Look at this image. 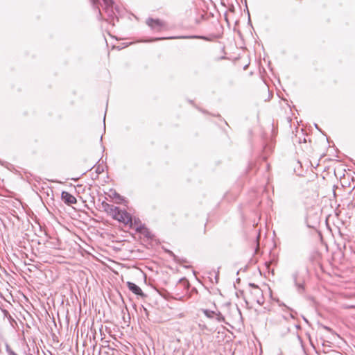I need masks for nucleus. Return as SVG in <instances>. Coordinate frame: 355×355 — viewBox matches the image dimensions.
<instances>
[{
    "instance_id": "1",
    "label": "nucleus",
    "mask_w": 355,
    "mask_h": 355,
    "mask_svg": "<svg viewBox=\"0 0 355 355\" xmlns=\"http://www.w3.org/2000/svg\"><path fill=\"white\" fill-rule=\"evenodd\" d=\"M107 211L112 217L125 225H132V217L125 210H121L119 207L114 205H107Z\"/></svg>"
},
{
    "instance_id": "2",
    "label": "nucleus",
    "mask_w": 355,
    "mask_h": 355,
    "mask_svg": "<svg viewBox=\"0 0 355 355\" xmlns=\"http://www.w3.org/2000/svg\"><path fill=\"white\" fill-rule=\"evenodd\" d=\"M249 286L251 288L250 293L252 297V300L259 305L263 304L264 303V297L261 289L258 286L252 283L249 284Z\"/></svg>"
},
{
    "instance_id": "3",
    "label": "nucleus",
    "mask_w": 355,
    "mask_h": 355,
    "mask_svg": "<svg viewBox=\"0 0 355 355\" xmlns=\"http://www.w3.org/2000/svg\"><path fill=\"white\" fill-rule=\"evenodd\" d=\"M146 24L153 29L160 31L163 27L165 26L164 21L160 19H154L149 18L146 21Z\"/></svg>"
},
{
    "instance_id": "4",
    "label": "nucleus",
    "mask_w": 355,
    "mask_h": 355,
    "mask_svg": "<svg viewBox=\"0 0 355 355\" xmlns=\"http://www.w3.org/2000/svg\"><path fill=\"white\" fill-rule=\"evenodd\" d=\"M61 196L62 200L68 205H73L77 202L76 198L67 191H62Z\"/></svg>"
},
{
    "instance_id": "5",
    "label": "nucleus",
    "mask_w": 355,
    "mask_h": 355,
    "mask_svg": "<svg viewBox=\"0 0 355 355\" xmlns=\"http://www.w3.org/2000/svg\"><path fill=\"white\" fill-rule=\"evenodd\" d=\"M127 286H128V288L130 289V291H131L133 293H135L137 295H140L141 297L145 296V295L144 294V293H143L142 290L140 288V287H139L135 284L130 282H128Z\"/></svg>"
},
{
    "instance_id": "6",
    "label": "nucleus",
    "mask_w": 355,
    "mask_h": 355,
    "mask_svg": "<svg viewBox=\"0 0 355 355\" xmlns=\"http://www.w3.org/2000/svg\"><path fill=\"white\" fill-rule=\"evenodd\" d=\"M204 314L209 318H213L214 316H216V312L213 311H210L208 309L203 310Z\"/></svg>"
},
{
    "instance_id": "7",
    "label": "nucleus",
    "mask_w": 355,
    "mask_h": 355,
    "mask_svg": "<svg viewBox=\"0 0 355 355\" xmlns=\"http://www.w3.org/2000/svg\"><path fill=\"white\" fill-rule=\"evenodd\" d=\"M196 36H180V37H167L166 39H175V38H196ZM165 37L163 38H155L154 40H164Z\"/></svg>"
},
{
    "instance_id": "8",
    "label": "nucleus",
    "mask_w": 355,
    "mask_h": 355,
    "mask_svg": "<svg viewBox=\"0 0 355 355\" xmlns=\"http://www.w3.org/2000/svg\"><path fill=\"white\" fill-rule=\"evenodd\" d=\"M216 320L219 322L224 321V317L220 313H216Z\"/></svg>"
},
{
    "instance_id": "9",
    "label": "nucleus",
    "mask_w": 355,
    "mask_h": 355,
    "mask_svg": "<svg viewBox=\"0 0 355 355\" xmlns=\"http://www.w3.org/2000/svg\"><path fill=\"white\" fill-rule=\"evenodd\" d=\"M103 1H104L105 4L106 5V6L107 8L112 6L113 2L112 0H103Z\"/></svg>"
},
{
    "instance_id": "10",
    "label": "nucleus",
    "mask_w": 355,
    "mask_h": 355,
    "mask_svg": "<svg viewBox=\"0 0 355 355\" xmlns=\"http://www.w3.org/2000/svg\"><path fill=\"white\" fill-rule=\"evenodd\" d=\"M296 285L298 287V290L300 291V290H303V286L302 284H296Z\"/></svg>"
},
{
    "instance_id": "11",
    "label": "nucleus",
    "mask_w": 355,
    "mask_h": 355,
    "mask_svg": "<svg viewBox=\"0 0 355 355\" xmlns=\"http://www.w3.org/2000/svg\"><path fill=\"white\" fill-rule=\"evenodd\" d=\"M355 307L354 306H347V308H354Z\"/></svg>"
},
{
    "instance_id": "12",
    "label": "nucleus",
    "mask_w": 355,
    "mask_h": 355,
    "mask_svg": "<svg viewBox=\"0 0 355 355\" xmlns=\"http://www.w3.org/2000/svg\"><path fill=\"white\" fill-rule=\"evenodd\" d=\"M92 3L95 2V0H90Z\"/></svg>"
}]
</instances>
